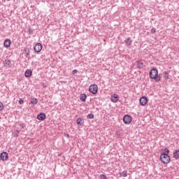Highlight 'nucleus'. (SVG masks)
Segmentation results:
<instances>
[{
  "label": "nucleus",
  "instance_id": "f3484780",
  "mask_svg": "<svg viewBox=\"0 0 179 179\" xmlns=\"http://www.w3.org/2000/svg\"><path fill=\"white\" fill-rule=\"evenodd\" d=\"M137 66L140 69L143 68V63L142 62H138V64H137Z\"/></svg>",
  "mask_w": 179,
  "mask_h": 179
},
{
  "label": "nucleus",
  "instance_id": "f8f14e48",
  "mask_svg": "<svg viewBox=\"0 0 179 179\" xmlns=\"http://www.w3.org/2000/svg\"><path fill=\"white\" fill-rule=\"evenodd\" d=\"M10 44H11L10 40L6 39L4 41L3 45H4V47H6V48H9V47H10Z\"/></svg>",
  "mask_w": 179,
  "mask_h": 179
},
{
  "label": "nucleus",
  "instance_id": "bb28decb",
  "mask_svg": "<svg viewBox=\"0 0 179 179\" xmlns=\"http://www.w3.org/2000/svg\"><path fill=\"white\" fill-rule=\"evenodd\" d=\"M29 52H28L27 53V55H29Z\"/></svg>",
  "mask_w": 179,
  "mask_h": 179
},
{
  "label": "nucleus",
  "instance_id": "20e7f679",
  "mask_svg": "<svg viewBox=\"0 0 179 179\" xmlns=\"http://www.w3.org/2000/svg\"><path fill=\"white\" fill-rule=\"evenodd\" d=\"M123 122L126 124H131V122H132V117L129 115H125L123 117Z\"/></svg>",
  "mask_w": 179,
  "mask_h": 179
},
{
  "label": "nucleus",
  "instance_id": "6ab92c4d",
  "mask_svg": "<svg viewBox=\"0 0 179 179\" xmlns=\"http://www.w3.org/2000/svg\"><path fill=\"white\" fill-rule=\"evenodd\" d=\"M5 65L6 66H9V65H10V60H9V59L5 60Z\"/></svg>",
  "mask_w": 179,
  "mask_h": 179
},
{
  "label": "nucleus",
  "instance_id": "412c9836",
  "mask_svg": "<svg viewBox=\"0 0 179 179\" xmlns=\"http://www.w3.org/2000/svg\"><path fill=\"white\" fill-rule=\"evenodd\" d=\"M5 108V106H3V103L2 102H0V111H2Z\"/></svg>",
  "mask_w": 179,
  "mask_h": 179
},
{
  "label": "nucleus",
  "instance_id": "dca6fc26",
  "mask_svg": "<svg viewBox=\"0 0 179 179\" xmlns=\"http://www.w3.org/2000/svg\"><path fill=\"white\" fill-rule=\"evenodd\" d=\"M127 171H122V173H120V175L122 176V177H127V176H128L127 174Z\"/></svg>",
  "mask_w": 179,
  "mask_h": 179
},
{
  "label": "nucleus",
  "instance_id": "ddd939ff",
  "mask_svg": "<svg viewBox=\"0 0 179 179\" xmlns=\"http://www.w3.org/2000/svg\"><path fill=\"white\" fill-rule=\"evenodd\" d=\"M173 157L174 159H176V160H178L179 159V150H176L173 152Z\"/></svg>",
  "mask_w": 179,
  "mask_h": 179
},
{
  "label": "nucleus",
  "instance_id": "4468645a",
  "mask_svg": "<svg viewBox=\"0 0 179 179\" xmlns=\"http://www.w3.org/2000/svg\"><path fill=\"white\" fill-rule=\"evenodd\" d=\"M80 99L81 101H86V99H87V96H86V94H82L80 96Z\"/></svg>",
  "mask_w": 179,
  "mask_h": 179
},
{
  "label": "nucleus",
  "instance_id": "b1692460",
  "mask_svg": "<svg viewBox=\"0 0 179 179\" xmlns=\"http://www.w3.org/2000/svg\"><path fill=\"white\" fill-rule=\"evenodd\" d=\"M151 33H152V34H155V33H156V29L152 28V29H151Z\"/></svg>",
  "mask_w": 179,
  "mask_h": 179
},
{
  "label": "nucleus",
  "instance_id": "aec40b11",
  "mask_svg": "<svg viewBox=\"0 0 179 179\" xmlns=\"http://www.w3.org/2000/svg\"><path fill=\"white\" fill-rule=\"evenodd\" d=\"M99 179H107V176L104 174H101L99 176Z\"/></svg>",
  "mask_w": 179,
  "mask_h": 179
},
{
  "label": "nucleus",
  "instance_id": "f03ea898",
  "mask_svg": "<svg viewBox=\"0 0 179 179\" xmlns=\"http://www.w3.org/2000/svg\"><path fill=\"white\" fill-rule=\"evenodd\" d=\"M150 78L153 79L155 82H160V80H162V77L159 76V71L157 69H151L150 72Z\"/></svg>",
  "mask_w": 179,
  "mask_h": 179
},
{
  "label": "nucleus",
  "instance_id": "423d86ee",
  "mask_svg": "<svg viewBox=\"0 0 179 179\" xmlns=\"http://www.w3.org/2000/svg\"><path fill=\"white\" fill-rule=\"evenodd\" d=\"M141 106H145L148 104V98L146 96H142L139 100Z\"/></svg>",
  "mask_w": 179,
  "mask_h": 179
},
{
  "label": "nucleus",
  "instance_id": "7ed1b4c3",
  "mask_svg": "<svg viewBox=\"0 0 179 179\" xmlns=\"http://www.w3.org/2000/svg\"><path fill=\"white\" fill-rule=\"evenodd\" d=\"M89 92L92 93V94H97V92H99V87H97V85L96 84L91 85L89 87Z\"/></svg>",
  "mask_w": 179,
  "mask_h": 179
},
{
  "label": "nucleus",
  "instance_id": "0eeeda50",
  "mask_svg": "<svg viewBox=\"0 0 179 179\" xmlns=\"http://www.w3.org/2000/svg\"><path fill=\"white\" fill-rule=\"evenodd\" d=\"M0 159L3 162H6V160H8V152H3L0 155Z\"/></svg>",
  "mask_w": 179,
  "mask_h": 179
},
{
  "label": "nucleus",
  "instance_id": "cd10ccee",
  "mask_svg": "<svg viewBox=\"0 0 179 179\" xmlns=\"http://www.w3.org/2000/svg\"><path fill=\"white\" fill-rule=\"evenodd\" d=\"M24 51L26 52V51H27V50H26V49H24Z\"/></svg>",
  "mask_w": 179,
  "mask_h": 179
},
{
  "label": "nucleus",
  "instance_id": "6e6552de",
  "mask_svg": "<svg viewBox=\"0 0 179 179\" xmlns=\"http://www.w3.org/2000/svg\"><path fill=\"white\" fill-rule=\"evenodd\" d=\"M120 97L118 96V94H114L111 96L110 100L113 103H117L119 100Z\"/></svg>",
  "mask_w": 179,
  "mask_h": 179
},
{
  "label": "nucleus",
  "instance_id": "39448f33",
  "mask_svg": "<svg viewBox=\"0 0 179 179\" xmlns=\"http://www.w3.org/2000/svg\"><path fill=\"white\" fill-rule=\"evenodd\" d=\"M41 50H43V45L41 43H36L34 46L35 52H41Z\"/></svg>",
  "mask_w": 179,
  "mask_h": 179
},
{
  "label": "nucleus",
  "instance_id": "5701e85b",
  "mask_svg": "<svg viewBox=\"0 0 179 179\" xmlns=\"http://www.w3.org/2000/svg\"><path fill=\"white\" fill-rule=\"evenodd\" d=\"M127 44H129V45H131V44H132V41L130 38L127 39Z\"/></svg>",
  "mask_w": 179,
  "mask_h": 179
},
{
  "label": "nucleus",
  "instance_id": "c85d7f7f",
  "mask_svg": "<svg viewBox=\"0 0 179 179\" xmlns=\"http://www.w3.org/2000/svg\"><path fill=\"white\" fill-rule=\"evenodd\" d=\"M7 1H10V0H7Z\"/></svg>",
  "mask_w": 179,
  "mask_h": 179
},
{
  "label": "nucleus",
  "instance_id": "393cba45",
  "mask_svg": "<svg viewBox=\"0 0 179 179\" xmlns=\"http://www.w3.org/2000/svg\"><path fill=\"white\" fill-rule=\"evenodd\" d=\"M72 73L73 75H76V73H78V70L76 69L73 70Z\"/></svg>",
  "mask_w": 179,
  "mask_h": 179
},
{
  "label": "nucleus",
  "instance_id": "f257e3e1",
  "mask_svg": "<svg viewBox=\"0 0 179 179\" xmlns=\"http://www.w3.org/2000/svg\"><path fill=\"white\" fill-rule=\"evenodd\" d=\"M169 153H170V150L167 148L162 150L160 160L164 164H169L171 162V158L169 155Z\"/></svg>",
  "mask_w": 179,
  "mask_h": 179
},
{
  "label": "nucleus",
  "instance_id": "a878e982",
  "mask_svg": "<svg viewBox=\"0 0 179 179\" xmlns=\"http://www.w3.org/2000/svg\"><path fill=\"white\" fill-rule=\"evenodd\" d=\"M24 103V101H23V99H20L19 100V104H23Z\"/></svg>",
  "mask_w": 179,
  "mask_h": 179
},
{
  "label": "nucleus",
  "instance_id": "1a4fd4ad",
  "mask_svg": "<svg viewBox=\"0 0 179 179\" xmlns=\"http://www.w3.org/2000/svg\"><path fill=\"white\" fill-rule=\"evenodd\" d=\"M33 75V71L30 69L26 70L24 73L25 78H31V76Z\"/></svg>",
  "mask_w": 179,
  "mask_h": 179
},
{
  "label": "nucleus",
  "instance_id": "9b49d317",
  "mask_svg": "<svg viewBox=\"0 0 179 179\" xmlns=\"http://www.w3.org/2000/svg\"><path fill=\"white\" fill-rule=\"evenodd\" d=\"M76 122L78 125L82 126L83 124H85V120L82 117H78L76 120Z\"/></svg>",
  "mask_w": 179,
  "mask_h": 179
},
{
  "label": "nucleus",
  "instance_id": "9d476101",
  "mask_svg": "<svg viewBox=\"0 0 179 179\" xmlns=\"http://www.w3.org/2000/svg\"><path fill=\"white\" fill-rule=\"evenodd\" d=\"M37 120H39V121H44L45 120V113H41L37 116Z\"/></svg>",
  "mask_w": 179,
  "mask_h": 179
},
{
  "label": "nucleus",
  "instance_id": "4be33fe9",
  "mask_svg": "<svg viewBox=\"0 0 179 179\" xmlns=\"http://www.w3.org/2000/svg\"><path fill=\"white\" fill-rule=\"evenodd\" d=\"M87 118H89L90 120H92V118H94V115L93 114H89L87 115Z\"/></svg>",
  "mask_w": 179,
  "mask_h": 179
},
{
  "label": "nucleus",
  "instance_id": "a211bd4d",
  "mask_svg": "<svg viewBox=\"0 0 179 179\" xmlns=\"http://www.w3.org/2000/svg\"><path fill=\"white\" fill-rule=\"evenodd\" d=\"M164 78L165 79V80H169V73H167V71H165L164 73Z\"/></svg>",
  "mask_w": 179,
  "mask_h": 179
},
{
  "label": "nucleus",
  "instance_id": "2eb2a0df",
  "mask_svg": "<svg viewBox=\"0 0 179 179\" xmlns=\"http://www.w3.org/2000/svg\"><path fill=\"white\" fill-rule=\"evenodd\" d=\"M31 103L32 104L36 105V104H37L38 103V100H37V99H36V98L31 99Z\"/></svg>",
  "mask_w": 179,
  "mask_h": 179
}]
</instances>
